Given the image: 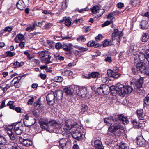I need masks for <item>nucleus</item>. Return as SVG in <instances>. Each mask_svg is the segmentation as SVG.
I'll use <instances>...</instances> for the list:
<instances>
[{"instance_id":"1","label":"nucleus","mask_w":149,"mask_h":149,"mask_svg":"<svg viewBox=\"0 0 149 149\" xmlns=\"http://www.w3.org/2000/svg\"><path fill=\"white\" fill-rule=\"evenodd\" d=\"M132 86L128 85H123L118 84L117 86L115 88L111 86L110 88L111 93L114 95L117 94L121 97H124L126 94L130 93L133 91Z\"/></svg>"},{"instance_id":"2","label":"nucleus","mask_w":149,"mask_h":149,"mask_svg":"<svg viewBox=\"0 0 149 149\" xmlns=\"http://www.w3.org/2000/svg\"><path fill=\"white\" fill-rule=\"evenodd\" d=\"M42 129L52 132L54 128H58L60 127L59 124L55 120H52L48 121L47 119L43 120L39 122Z\"/></svg>"},{"instance_id":"3","label":"nucleus","mask_w":149,"mask_h":149,"mask_svg":"<svg viewBox=\"0 0 149 149\" xmlns=\"http://www.w3.org/2000/svg\"><path fill=\"white\" fill-rule=\"evenodd\" d=\"M136 69L134 68H132V72L135 74L136 72L139 71L141 73H143L144 74L149 73H148L147 70L149 69V67L147 66L146 64L143 62H140L137 63L136 65Z\"/></svg>"},{"instance_id":"4","label":"nucleus","mask_w":149,"mask_h":149,"mask_svg":"<svg viewBox=\"0 0 149 149\" xmlns=\"http://www.w3.org/2000/svg\"><path fill=\"white\" fill-rule=\"evenodd\" d=\"M123 36V34L121 31L119 32L117 29H115L114 30V32L112 34V40L113 41L116 39L117 41L120 43V39Z\"/></svg>"},{"instance_id":"5","label":"nucleus","mask_w":149,"mask_h":149,"mask_svg":"<svg viewBox=\"0 0 149 149\" xmlns=\"http://www.w3.org/2000/svg\"><path fill=\"white\" fill-rule=\"evenodd\" d=\"M24 117L23 119L24 123L26 126H31L34 124L35 122H34L33 118L30 117L29 114L26 115Z\"/></svg>"},{"instance_id":"6","label":"nucleus","mask_w":149,"mask_h":149,"mask_svg":"<svg viewBox=\"0 0 149 149\" xmlns=\"http://www.w3.org/2000/svg\"><path fill=\"white\" fill-rule=\"evenodd\" d=\"M56 99L55 94L53 91H51L49 93L46 97L47 103L49 105L53 104L55 103Z\"/></svg>"},{"instance_id":"7","label":"nucleus","mask_w":149,"mask_h":149,"mask_svg":"<svg viewBox=\"0 0 149 149\" xmlns=\"http://www.w3.org/2000/svg\"><path fill=\"white\" fill-rule=\"evenodd\" d=\"M143 83V78L141 77H140L139 79H138L135 82H132V84L133 86L135 89H139L142 87V84Z\"/></svg>"},{"instance_id":"8","label":"nucleus","mask_w":149,"mask_h":149,"mask_svg":"<svg viewBox=\"0 0 149 149\" xmlns=\"http://www.w3.org/2000/svg\"><path fill=\"white\" fill-rule=\"evenodd\" d=\"M65 124L68 129L70 130L76 126L77 123L74 120L68 119L66 120L65 122Z\"/></svg>"},{"instance_id":"9","label":"nucleus","mask_w":149,"mask_h":149,"mask_svg":"<svg viewBox=\"0 0 149 149\" xmlns=\"http://www.w3.org/2000/svg\"><path fill=\"white\" fill-rule=\"evenodd\" d=\"M114 122L109 128L108 130L111 133H113L117 130L118 129H121V127L119 125L118 122Z\"/></svg>"},{"instance_id":"10","label":"nucleus","mask_w":149,"mask_h":149,"mask_svg":"<svg viewBox=\"0 0 149 149\" xmlns=\"http://www.w3.org/2000/svg\"><path fill=\"white\" fill-rule=\"evenodd\" d=\"M14 130L15 133L17 135H21L23 131V126L22 125L18 124H16L14 127Z\"/></svg>"},{"instance_id":"11","label":"nucleus","mask_w":149,"mask_h":149,"mask_svg":"<svg viewBox=\"0 0 149 149\" xmlns=\"http://www.w3.org/2000/svg\"><path fill=\"white\" fill-rule=\"evenodd\" d=\"M82 135L81 132L79 131L78 130H77L73 132V133L72 134V136L73 138L79 140L82 139Z\"/></svg>"},{"instance_id":"12","label":"nucleus","mask_w":149,"mask_h":149,"mask_svg":"<svg viewBox=\"0 0 149 149\" xmlns=\"http://www.w3.org/2000/svg\"><path fill=\"white\" fill-rule=\"evenodd\" d=\"M19 140L21 143L26 146H29L32 144V142L30 140L24 139L20 137L19 138Z\"/></svg>"},{"instance_id":"13","label":"nucleus","mask_w":149,"mask_h":149,"mask_svg":"<svg viewBox=\"0 0 149 149\" xmlns=\"http://www.w3.org/2000/svg\"><path fill=\"white\" fill-rule=\"evenodd\" d=\"M77 93L78 95L82 97L86 96L87 93L86 89L82 88H79L77 90Z\"/></svg>"},{"instance_id":"14","label":"nucleus","mask_w":149,"mask_h":149,"mask_svg":"<svg viewBox=\"0 0 149 149\" xmlns=\"http://www.w3.org/2000/svg\"><path fill=\"white\" fill-rule=\"evenodd\" d=\"M111 119L114 122H117V121L118 120V119L116 118H113L111 117H108L104 119V122L107 125L110 126L113 123L111 122Z\"/></svg>"},{"instance_id":"15","label":"nucleus","mask_w":149,"mask_h":149,"mask_svg":"<svg viewBox=\"0 0 149 149\" xmlns=\"http://www.w3.org/2000/svg\"><path fill=\"white\" fill-rule=\"evenodd\" d=\"M137 143L138 145L141 146H145L146 141L143 137L140 136L137 138Z\"/></svg>"},{"instance_id":"16","label":"nucleus","mask_w":149,"mask_h":149,"mask_svg":"<svg viewBox=\"0 0 149 149\" xmlns=\"http://www.w3.org/2000/svg\"><path fill=\"white\" fill-rule=\"evenodd\" d=\"M56 99H61L62 98L63 93L61 90L55 91L54 92Z\"/></svg>"},{"instance_id":"17","label":"nucleus","mask_w":149,"mask_h":149,"mask_svg":"<svg viewBox=\"0 0 149 149\" xmlns=\"http://www.w3.org/2000/svg\"><path fill=\"white\" fill-rule=\"evenodd\" d=\"M136 112L139 119L140 120H143L145 115L143 113V110L141 109H138L137 110Z\"/></svg>"},{"instance_id":"18","label":"nucleus","mask_w":149,"mask_h":149,"mask_svg":"<svg viewBox=\"0 0 149 149\" xmlns=\"http://www.w3.org/2000/svg\"><path fill=\"white\" fill-rule=\"evenodd\" d=\"M64 91L67 95H72L74 92V90L72 86L65 88L64 89Z\"/></svg>"},{"instance_id":"19","label":"nucleus","mask_w":149,"mask_h":149,"mask_svg":"<svg viewBox=\"0 0 149 149\" xmlns=\"http://www.w3.org/2000/svg\"><path fill=\"white\" fill-rule=\"evenodd\" d=\"M61 149H66L67 141L64 139H61L59 141Z\"/></svg>"},{"instance_id":"20","label":"nucleus","mask_w":149,"mask_h":149,"mask_svg":"<svg viewBox=\"0 0 149 149\" xmlns=\"http://www.w3.org/2000/svg\"><path fill=\"white\" fill-rule=\"evenodd\" d=\"M74 47L81 51L80 52L77 50L74 51V53L76 55H78L79 54V52H80L81 51H85L88 50L86 48H84L78 45H74Z\"/></svg>"},{"instance_id":"21","label":"nucleus","mask_w":149,"mask_h":149,"mask_svg":"<svg viewBox=\"0 0 149 149\" xmlns=\"http://www.w3.org/2000/svg\"><path fill=\"white\" fill-rule=\"evenodd\" d=\"M16 6L18 9L23 10L25 7V5L22 0H19L17 3Z\"/></svg>"},{"instance_id":"22","label":"nucleus","mask_w":149,"mask_h":149,"mask_svg":"<svg viewBox=\"0 0 149 149\" xmlns=\"http://www.w3.org/2000/svg\"><path fill=\"white\" fill-rule=\"evenodd\" d=\"M94 146L98 149H102L104 148L101 142L99 140L95 141L94 142Z\"/></svg>"},{"instance_id":"23","label":"nucleus","mask_w":149,"mask_h":149,"mask_svg":"<svg viewBox=\"0 0 149 149\" xmlns=\"http://www.w3.org/2000/svg\"><path fill=\"white\" fill-rule=\"evenodd\" d=\"M62 48L65 51H67L68 54L71 52L72 48L70 45H68L66 44H63L62 45Z\"/></svg>"},{"instance_id":"24","label":"nucleus","mask_w":149,"mask_h":149,"mask_svg":"<svg viewBox=\"0 0 149 149\" xmlns=\"http://www.w3.org/2000/svg\"><path fill=\"white\" fill-rule=\"evenodd\" d=\"M140 26L141 29H146L148 26V22L145 20H143L141 22Z\"/></svg>"},{"instance_id":"25","label":"nucleus","mask_w":149,"mask_h":149,"mask_svg":"<svg viewBox=\"0 0 149 149\" xmlns=\"http://www.w3.org/2000/svg\"><path fill=\"white\" fill-rule=\"evenodd\" d=\"M149 36L148 33H143L142 35L141 40L143 42H146L149 39Z\"/></svg>"},{"instance_id":"26","label":"nucleus","mask_w":149,"mask_h":149,"mask_svg":"<svg viewBox=\"0 0 149 149\" xmlns=\"http://www.w3.org/2000/svg\"><path fill=\"white\" fill-rule=\"evenodd\" d=\"M47 56V57L43 58L41 59L42 61L45 64H47L51 63L50 60L51 56L49 55H48Z\"/></svg>"},{"instance_id":"27","label":"nucleus","mask_w":149,"mask_h":149,"mask_svg":"<svg viewBox=\"0 0 149 149\" xmlns=\"http://www.w3.org/2000/svg\"><path fill=\"white\" fill-rule=\"evenodd\" d=\"M39 56L40 58H44V57L47 56L49 55L48 52L47 51H42L39 52H38Z\"/></svg>"},{"instance_id":"28","label":"nucleus","mask_w":149,"mask_h":149,"mask_svg":"<svg viewBox=\"0 0 149 149\" xmlns=\"http://www.w3.org/2000/svg\"><path fill=\"white\" fill-rule=\"evenodd\" d=\"M87 45L88 47H97L99 46L98 44H95V42L93 41L89 42L88 44Z\"/></svg>"},{"instance_id":"29","label":"nucleus","mask_w":149,"mask_h":149,"mask_svg":"<svg viewBox=\"0 0 149 149\" xmlns=\"http://www.w3.org/2000/svg\"><path fill=\"white\" fill-rule=\"evenodd\" d=\"M61 74L64 76H69L72 75V72L71 71L68 70L62 72Z\"/></svg>"},{"instance_id":"30","label":"nucleus","mask_w":149,"mask_h":149,"mask_svg":"<svg viewBox=\"0 0 149 149\" xmlns=\"http://www.w3.org/2000/svg\"><path fill=\"white\" fill-rule=\"evenodd\" d=\"M99 9H100V7L97 5H96L92 8L91 10L93 13L95 14L98 12Z\"/></svg>"},{"instance_id":"31","label":"nucleus","mask_w":149,"mask_h":149,"mask_svg":"<svg viewBox=\"0 0 149 149\" xmlns=\"http://www.w3.org/2000/svg\"><path fill=\"white\" fill-rule=\"evenodd\" d=\"M24 64L23 62H19L17 61L13 63V65L15 68L19 67L23 65Z\"/></svg>"},{"instance_id":"32","label":"nucleus","mask_w":149,"mask_h":149,"mask_svg":"<svg viewBox=\"0 0 149 149\" xmlns=\"http://www.w3.org/2000/svg\"><path fill=\"white\" fill-rule=\"evenodd\" d=\"M145 56L144 53L142 52L139 53L138 55V57L139 60L141 61H143L146 58Z\"/></svg>"},{"instance_id":"33","label":"nucleus","mask_w":149,"mask_h":149,"mask_svg":"<svg viewBox=\"0 0 149 149\" xmlns=\"http://www.w3.org/2000/svg\"><path fill=\"white\" fill-rule=\"evenodd\" d=\"M119 149H127V146L126 144L121 143L118 145Z\"/></svg>"},{"instance_id":"34","label":"nucleus","mask_w":149,"mask_h":149,"mask_svg":"<svg viewBox=\"0 0 149 149\" xmlns=\"http://www.w3.org/2000/svg\"><path fill=\"white\" fill-rule=\"evenodd\" d=\"M63 80V78L61 76H57L55 77L54 78L55 81L58 82H62Z\"/></svg>"},{"instance_id":"35","label":"nucleus","mask_w":149,"mask_h":149,"mask_svg":"<svg viewBox=\"0 0 149 149\" xmlns=\"http://www.w3.org/2000/svg\"><path fill=\"white\" fill-rule=\"evenodd\" d=\"M99 75V73L97 72H94L90 74L91 77L97 78L98 77Z\"/></svg>"},{"instance_id":"36","label":"nucleus","mask_w":149,"mask_h":149,"mask_svg":"<svg viewBox=\"0 0 149 149\" xmlns=\"http://www.w3.org/2000/svg\"><path fill=\"white\" fill-rule=\"evenodd\" d=\"M144 101L145 104L147 105H149V94L145 97Z\"/></svg>"},{"instance_id":"37","label":"nucleus","mask_w":149,"mask_h":149,"mask_svg":"<svg viewBox=\"0 0 149 149\" xmlns=\"http://www.w3.org/2000/svg\"><path fill=\"white\" fill-rule=\"evenodd\" d=\"M7 56L10 57H12L15 55V53L14 52H12L10 51L7 52L6 53Z\"/></svg>"},{"instance_id":"38","label":"nucleus","mask_w":149,"mask_h":149,"mask_svg":"<svg viewBox=\"0 0 149 149\" xmlns=\"http://www.w3.org/2000/svg\"><path fill=\"white\" fill-rule=\"evenodd\" d=\"M144 54L146 58L149 62V49H147L146 50Z\"/></svg>"},{"instance_id":"39","label":"nucleus","mask_w":149,"mask_h":149,"mask_svg":"<svg viewBox=\"0 0 149 149\" xmlns=\"http://www.w3.org/2000/svg\"><path fill=\"white\" fill-rule=\"evenodd\" d=\"M6 143V139L2 135H0V145L5 144Z\"/></svg>"},{"instance_id":"40","label":"nucleus","mask_w":149,"mask_h":149,"mask_svg":"<svg viewBox=\"0 0 149 149\" xmlns=\"http://www.w3.org/2000/svg\"><path fill=\"white\" fill-rule=\"evenodd\" d=\"M132 123L135 128H138L139 123L137 122V120L134 119L132 121Z\"/></svg>"},{"instance_id":"41","label":"nucleus","mask_w":149,"mask_h":149,"mask_svg":"<svg viewBox=\"0 0 149 149\" xmlns=\"http://www.w3.org/2000/svg\"><path fill=\"white\" fill-rule=\"evenodd\" d=\"M35 25L33 24V25L29 27H27L26 30L27 31L30 32L31 31L34 29H35Z\"/></svg>"},{"instance_id":"42","label":"nucleus","mask_w":149,"mask_h":149,"mask_svg":"<svg viewBox=\"0 0 149 149\" xmlns=\"http://www.w3.org/2000/svg\"><path fill=\"white\" fill-rule=\"evenodd\" d=\"M114 72L110 69H108L107 71V74L108 76L109 77H112L114 73Z\"/></svg>"},{"instance_id":"43","label":"nucleus","mask_w":149,"mask_h":149,"mask_svg":"<svg viewBox=\"0 0 149 149\" xmlns=\"http://www.w3.org/2000/svg\"><path fill=\"white\" fill-rule=\"evenodd\" d=\"M22 77L23 76H19L17 77H16L13 80H12L11 82H13L14 81L15 82L17 81L19 82V81L21 79Z\"/></svg>"},{"instance_id":"44","label":"nucleus","mask_w":149,"mask_h":149,"mask_svg":"<svg viewBox=\"0 0 149 149\" xmlns=\"http://www.w3.org/2000/svg\"><path fill=\"white\" fill-rule=\"evenodd\" d=\"M77 40L78 41H81L82 42H84L86 40V39L83 36H80L79 38L77 39Z\"/></svg>"},{"instance_id":"45","label":"nucleus","mask_w":149,"mask_h":149,"mask_svg":"<svg viewBox=\"0 0 149 149\" xmlns=\"http://www.w3.org/2000/svg\"><path fill=\"white\" fill-rule=\"evenodd\" d=\"M112 22V21L111 20L109 21H107L104 22L102 25V27L106 26Z\"/></svg>"},{"instance_id":"46","label":"nucleus","mask_w":149,"mask_h":149,"mask_svg":"<svg viewBox=\"0 0 149 149\" xmlns=\"http://www.w3.org/2000/svg\"><path fill=\"white\" fill-rule=\"evenodd\" d=\"M121 121L124 124H127L129 122L127 118L126 117H124Z\"/></svg>"},{"instance_id":"47","label":"nucleus","mask_w":149,"mask_h":149,"mask_svg":"<svg viewBox=\"0 0 149 149\" xmlns=\"http://www.w3.org/2000/svg\"><path fill=\"white\" fill-rule=\"evenodd\" d=\"M16 37L18 38V39L21 41L22 40L24 39V36L23 35L21 34H19L17 35L16 36Z\"/></svg>"},{"instance_id":"48","label":"nucleus","mask_w":149,"mask_h":149,"mask_svg":"<svg viewBox=\"0 0 149 149\" xmlns=\"http://www.w3.org/2000/svg\"><path fill=\"white\" fill-rule=\"evenodd\" d=\"M65 24L67 26H69L71 24V22L69 19H66L65 20Z\"/></svg>"},{"instance_id":"49","label":"nucleus","mask_w":149,"mask_h":149,"mask_svg":"<svg viewBox=\"0 0 149 149\" xmlns=\"http://www.w3.org/2000/svg\"><path fill=\"white\" fill-rule=\"evenodd\" d=\"M24 54L27 56V57L29 59H31L33 58L32 56H31L30 54L27 51H24Z\"/></svg>"},{"instance_id":"50","label":"nucleus","mask_w":149,"mask_h":149,"mask_svg":"<svg viewBox=\"0 0 149 149\" xmlns=\"http://www.w3.org/2000/svg\"><path fill=\"white\" fill-rule=\"evenodd\" d=\"M11 83L12 84H14V86L16 88H18L20 86V84L19 81H17L15 82L14 81L13 82H11Z\"/></svg>"},{"instance_id":"51","label":"nucleus","mask_w":149,"mask_h":149,"mask_svg":"<svg viewBox=\"0 0 149 149\" xmlns=\"http://www.w3.org/2000/svg\"><path fill=\"white\" fill-rule=\"evenodd\" d=\"M62 46L61 44L59 42L56 43L55 45V47L58 49H59L61 47L62 48Z\"/></svg>"},{"instance_id":"52","label":"nucleus","mask_w":149,"mask_h":149,"mask_svg":"<svg viewBox=\"0 0 149 149\" xmlns=\"http://www.w3.org/2000/svg\"><path fill=\"white\" fill-rule=\"evenodd\" d=\"M44 22L43 21L41 22H38L37 23H35L33 24L35 25V27L36 26H41L42 25L43 23Z\"/></svg>"},{"instance_id":"53","label":"nucleus","mask_w":149,"mask_h":149,"mask_svg":"<svg viewBox=\"0 0 149 149\" xmlns=\"http://www.w3.org/2000/svg\"><path fill=\"white\" fill-rule=\"evenodd\" d=\"M39 75L40 77L43 80L45 79L46 78V75L45 74L41 73Z\"/></svg>"},{"instance_id":"54","label":"nucleus","mask_w":149,"mask_h":149,"mask_svg":"<svg viewBox=\"0 0 149 149\" xmlns=\"http://www.w3.org/2000/svg\"><path fill=\"white\" fill-rule=\"evenodd\" d=\"M104 61L107 62H108L109 63H111L112 61L111 57L109 56H107L105 58Z\"/></svg>"},{"instance_id":"55","label":"nucleus","mask_w":149,"mask_h":149,"mask_svg":"<svg viewBox=\"0 0 149 149\" xmlns=\"http://www.w3.org/2000/svg\"><path fill=\"white\" fill-rule=\"evenodd\" d=\"M34 99L33 97L30 99L28 102V104L29 105L32 104L33 102L34 101Z\"/></svg>"},{"instance_id":"56","label":"nucleus","mask_w":149,"mask_h":149,"mask_svg":"<svg viewBox=\"0 0 149 149\" xmlns=\"http://www.w3.org/2000/svg\"><path fill=\"white\" fill-rule=\"evenodd\" d=\"M109 42L108 41V40H105V42L103 44V47H106L108 46L109 45Z\"/></svg>"},{"instance_id":"57","label":"nucleus","mask_w":149,"mask_h":149,"mask_svg":"<svg viewBox=\"0 0 149 149\" xmlns=\"http://www.w3.org/2000/svg\"><path fill=\"white\" fill-rule=\"evenodd\" d=\"M104 10L103 9H100H100L98 11V13H100V14L99 15L100 16H101L104 13Z\"/></svg>"},{"instance_id":"58","label":"nucleus","mask_w":149,"mask_h":149,"mask_svg":"<svg viewBox=\"0 0 149 149\" xmlns=\"http://www.w3.org/2000/svg\"><path fill=\"white\" fill-rule=\"evenodd\" d=\"M88 109V107L86 105H83L82 106L81 110L82 111H85L87 110Z\"/></svg>"},{"instance_id":"59","label":"nucleus","mask_w":149,"mask_h":149,"mask_svg":"<svg viewBox=\"0 0 149 149\" xmlns=\"http://www.w3.org/2000/svg\"><path fill=\"white\" fill-rule=\"evenodd\" d=\"M102 38L103 36L101 34H99L98 36L96 37L95 39L97 41H98V40L101 39Z\"/></svg>"},{"instance_id":"60","label":"nucleus","mask_w":149,"mask_h":149,"mask_svg":"<svg viewBox=\"0 0 149 149\" xmlns=\"http://www.w3.org/2000/svg\"><path fill=\"white\" fill-rule=\"evenodd\" d=\"M124 117L123 114H120L118 116V120L121 121Z\"/></svg>"},{"instance_id":"61","label":"nucleus","mask_w":149,"mask_h":149,"mask_svg":"<svg viewBox=\"0 0 149 149\" xmlns=\"http://www.w3.org/2000/svg\"><path fill=\"white\" fill-rule=\"evenodd\" d=\"M97 93L96 91L93 90L92 91V93H91V97H94L96 95Z\"/></svg>"},{"instance_id":"62","label":"nucleus","mask_w":149,"mask_h":149,"mask_svg":"<svg viewBox=\"0 0 149 149\" xmlns=\"http://www.w3.org/2000/svg\"><path fill=\"white\" fill-rule=\"evenodd\" d=\"M10 139L12 140H14L15 139L16 137L15 136L13 133L9 136Z\"/></svg>"},{"instance_id":"63","label":"nucleus","mask_w":149,"mask_h":149,"mask_svg":"<svg viewBox=\"0 0 149 149\" xmlns=\"http://www.w3.org/2000/svg\"><path fill=\"white\" fill-rule=\"evenodd\" d=\"M105 84H103V85H101L100 86V87H99V88H98L97 89V92H98L99 91V90H102L104 88V87L105 86Z\"/></svg>"},{"instance_id":"64","label":"nucleus","mask_w":149,"mask_h":149,"mask_svg":"<svg viewBox=\"0 0 149 149\" xmlns=\"http://www.w3.org/2000/svg\"><path fill=\"white\" fill-rule=\"evenodd\" d=\"M12 29L9 27H6L3 30L5 31H8L9 32L11 31Z\"/></svg>"}]
</instances>
